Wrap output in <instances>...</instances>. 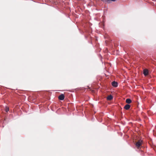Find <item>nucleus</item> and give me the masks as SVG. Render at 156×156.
Segmentation results:
<instances>
[{"mask_svg": "<svg viewBox=\"0 0 156 156\" xmlns=\"http://www.w3.org/2000/svg\"><path fill=\"white\" fill-rule=\"evenodd\" d=\"M112 85L115 87H116L118 86V83L117 82L115 81H113L112 82Z\"/></svg>", "mask_w": 156, "mask_h": 156, "instance_id": "obj_4", "label": "nucleus"}, {"mask_svg": "<svg viewBox=\"0 0 156 156\" xmlns=\"http://www.w3.org/2000/svg\"><path fill=\"white\" fill-rule=\"evenodd\" d=\"M58 98L60 100H62L64 98V96L63 94H61L59 96Z\"/></svg>", "mask_w": 156, "mask_h": 156, "instance_id": "obj_3", "label": "nucleus"}, {"mask_svg": "<svg viewBox=\"0 0 156 156\" xmlns=\"http://www.w3.org/2000/svg\"><path fill=\"white\" fill-rule=\"evenodd\" d=\"M142 144V141L141 140H139L138 142H137L136 143V147H137V148H139L140 146Z\"/></svg>", "mask_w": 156, "mask_h": 156, "instance_id": "obj_1", "label": "nucleus"}, {"mask_svg": "<svg viewBox=\"0 0 156 156\" xmlns=\"http://www.w3.org/2000/svg\"><path fill=\"white\" fill-rule=\"evenodd\" d=\"M113 98V97L111 95H109L108 96L107 98V99L108 100H112Z\"/></svg>", "mask_w": 156, "mask_h": 156, "instance_id": "obj_7", "label": "nucleus"}, {"mask_svg": "<svg viewBox=\"0 0 156 156\" xmlns=\"http://www.w3.org/2000/svg\"><path fill=\"white\" fill-rule=\"evenodd\" d=\"M130 108V105L128 104L126 105L125 107L124 108L126 110L129 109Z\"/></svg>", "mask_w": 156, "mask_h": 156, "instance_id": "obj_5", "label": "nucleus"}, {"mask_svg": "<svg viewBox=\"0 0 156 156\" xmlns=\"http://www.w3.org/2000/svg\"><path fill=\"white\" fill-rule=\"evenodd\" d=\"M5 110L6 112H8L9 110V109L8 108L6 107Z\"/></svg>", "mask_w": 156, "mask_h": 156, "instance_id": "obj_8", "label": "nucleus"}, {"mask_svg": "<svg viewBox=\"0 0 156 156\" xmlns=\"http://www.w3.org/2000/svg\"><path fill=\"white\" fill-rule=\"evenodd\" d=\"M143 73L145 76L147 75L148 73V70L147 69H144L143 71Z\"/></svg>", "mask_w": 156, "mask_h": 156, "instance_id": "obj_2", "label": "nucleus"}, {"mask_svg": "<svg viewBox=\"0 0 156 156\" xmlns=\"http://www.w3.org/2000/svg\"><path fill=\"white\" fill-rule=\"evenodd\" d=\"M131 102V100L129 99H127L126 100V102L128 104H130Z\"/></svg>", "mask_w": 156, "mask_h": 156, "instance_id": "obj_6", "label": "nucleus"}]
</instances>
